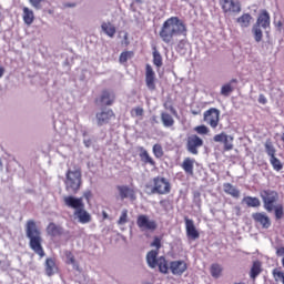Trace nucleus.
Listing matches in <instances>:
<instances>
[{"instance_id": "obj_16", "label": "nucleus", "mask_w": 284, "mask_h": 284, "mask_svg": "<svg viewBox=\"0 0 284 284\" xmlns=\"http://www.w3.org/2000/svg\"><path fill=\"white\" fill-rule=\"evenodd\" d=\"M114 101H116V94H114V91L104 89L99 97V99L95 100V103H101V105H114Z\"/></svg>"}, {"instance_id": "obj_52", "label": "nucleus", "mask_w": 284, "mask_h": 284, "mask_svg": "<svg viewBox=\"0 0 284 284\" xmlns=\"http://www.w3.org/2000/svg\"><path fill=\"white\" fill-rule=\"evenodd\" d=\"M124 44L130 45V40H128V33L124 34Z\"/></svg>"}, {"instance_id": "obj_60", "label": "nucleus", "mask_w": 284, "mask_h": 284, "mask_svg": "<svg viewBox=\"0 0 284 284\" xmlns=\"http://www.w3.org/2000/svg\"><path fill=\"white\" fill-rule=\"evenodd\" d=\"M136 1H141V0H136Z\"/></svg>"}, {"instance_id": "obj_32", "label": "nucleus", "mask_w": 284, "mask_h": 284, "mask_svg": "<svg viewBox=\"0 0 284 284\" xmlns=\"http://www.w3.org/2000/svg\"><path fill=\"white\" fill-rule=\"evenodd\" d=\"M242 203H245L247 207H258L261 205V200L256 196H244Z\"/></svg>"}, {"instance_id": "obj_7", "label": "nucleus", "mask_w": 284, "mask_h": 284, "mask_svg": "<svg viewBox=\"0 0 284 284\" xmlns=\"http://www.w3.org/2000/svg\"><path fill=\"white\" fill-rule=\"evenodd\" d=\"M146 263L152 270H154V267H159V272H161V274H169L170 272V263H168L165 256L159 257V251H150L146 254Z\"/></svg>"}, {"instance_id": "obj_53", "label": "nucleus", "mask_w": 284, "mask_h": 284, "mask_svg": "<svg viewBox=\"0 0 284 284\" xmlns=\"http://www.w3.org/2000/svg\"><path fill=\"white\" fill-rule=\"evenodd\" d=\"M6 74V69L3 67H0V79Z\"/></svg>"}, {"instance_id": "obj_47", "label": "nucleus", "mask_w": 284, "mask_h": 284, "mask_svg": "<svg viewBox=\"0 0 284 284\" xmlns=\"http://www.w3.org/2000/svg\"><path fill=\"white\" fill-rule=\"evenodd\" d=\"M29 3H31V6L36 8V10H40L43 0H29Z\"/></svg>"}, {"instance_id": "obj_22", "label": "nucleus", "mask_w": 284, "mask_h": 284, "mask_svg": "<svg viewBox=\"0 0 284 284\" xmlns=\"http://www.w3.org/2000/svg\"><path fill=\"white\" fill-rule=\"evenodd\" d=\"M57 270H59L57 266V260L48 257L44 263V272L47 276H54V274H57Z\"/></svg>"}, {"instance_id": "obj_54", "label": "nucleus", "mask_w": 284, "mask_h": 284, "mask_svg": "<svg viewBox=\"0 0 284 284\" xmlns=\"http://www.w3.org/2000/svg\"><path fill=\"white\" fill-rule=\"evenodd\" d=\"M169 110H170L171 114H174V115L178 114L176 110L174 109V106H170Z\"/></svg>"}, {"instance_id": "obj_33", "label": "nucleus", "mask_w": 284, "mask_h": 284, "mask_svg": "<svg viewBox=\"0 0 284 284\" xmlns=\"http://www.w3.org/2000/svg\"><path fill=\"white\" fill-rule=\"evenodd\" d=\"M233 83H239V80L232 79L230 82L222 85L221 88L222 97H227L229 94H232V91L234 90V88L232 87Z\"/></svg>"}, {"instance_id": "obj_40", "label": "nucleus", "mask_w": 284, "mask_h": 284, "mask_svg": "<svg viewBox=\"0 0 284 284\" xmlns=\"http://www.w3.org/2000/svg\"><path fill=\"white\" fill-rule=\"evenodd\" d=\"M133 57H134L133 51H123L120 54L119 61H120V63H128V59H132Z\"/></svg>"}, {"instance_id": "obj_21", "label": "nucleus", "mask_w": 284, "mask_h": 284, "mask_svg": "<svg viewBox=\"0 0 284 284\" xmlns=\"http://www.w3.org/2000/svg\"><path fill=\"white\" fill-rule=\"evenodd\" d=\"M138 150L140 152L139 156L144 165H151V168H156V161H154V159L150 156V153L148 152V150H145V148L139 146Z\"/></svg>"}, {"instance_id": "obj_20", "label": "nucleus", "mask_w": 284, "mask_h": 284, "mask_svg": "<svg viewBox=\"0 0 284 284\" xmlns=\"http://www.w3.org/2000/svg\"><path fill=\"white\" fill-rule=\"evenodd\" d=\"M63 201L67 207H71V210H75V212L80 207H85V204L83 203V197H74L72 195H69V196H64Z\"/></svg>"}, {"instance_id": "obj_57", "label": "nucleus", "mask_w": 284, "mask_h": 284, "mask_svg": "<svg viewBox=\"0 0 284 284\" xmlns=\"http://www.w3.org/2000/svg\"><path fill=\"white\" fill-rule=\"evenodd\" d=\"M1 168H3V163H2L1 160H0V170H1Z\"/></svg>"}, {"instance_id": "obj_56", "label": "nucleus", "mask_w": 284, "mask_h": 284, "mask_svg": "<svg viewBox=\"0 0 284 284\" xmlns=\"http://www.w3.org/2000/svg\"><path fill=\"white\" fill-rule=\"evenodd\" d=\"M74 6H77V3H67L65 4L67 8H74Z\"/></svg>"}, {"instance_id": "obj_42", "label": "nucleus", "mask_w": 284, "mask_h": 284, "mask_svg": "<svg viewBox=\"0 0 284 284\" xmlns=\"http://www.w3.org/2000/svg\"><path fill=\"white\" fill-rule=\"evenodd\" d=\"M194 132H196L197 134L205 135V134H210V129L205 124H202V125L195 126Z\"/></svg>"}, {"instance_id": "obj_2", "label": "nucleus", "mask_w": 284, "mask_h": 284, "mask_svg": "<svg viewBox=\"0 0 284 284\" xmlns=\"http://www.w3.org/2000/svg\"><path fill=\"white\" fill-rule=\"evenodd\" d=\"M26 235L29 239V247L40 258L45 256V250H43V237L41 236V229L37 225L34 220H29L26 223Z\"/></svg>"}, {"instance_id": "obj_36", "label": "nucleus", "mask_w": 284, "mask_h": 284, "mask_svg": "<svg viewBox=\"0 0 284 284\" xmlns=\"http://www.w3.org/2000/svg\"><path fill=\"white\" fill-rule=\"evenodd\" d=\"M153 64L156 68H161V65H163V57L161 55L159 50H156V48H153Z\"/></svg>"}, {"instance_id": "obj_13", "label": "nucleus", "mask_w": 284, "mask_h": 284, "mask_svg": "<svg viewBox=\"0 0 284 284\" xmlns=\"http://www.w3.org/2000/svg\"><path fill=\"white\" fill-rule=\"evenodd\" d=\"M213 141L215 143H223L224 152H230V150H234V138L232 135H227L225 132L215 134L213 136Z\"/></svg>"}, {"instance_id": "obj_38", "label": "nucleus", "mask_w": 284, "mask_h": 284, "mask_svg": "<svg viewBox=\"0 0 284 284\" xmlns=\"http://www.w3.org/2000/svg\"><path fill=\"white\" fill-rule=\"evenodd\" d=\"M152 152H153L155 159H163V154H165L163 152V146L161 144H159V143L153 145Z\"/></svg>"}, {"instance_id": "obj_35", "label": "nucleus", "mask_w": 284, "mask_h": 284, "mask_svg": "<svg viewBox=\"0 0 284 284\" xmlns=\"http://www.w3.org/2000/svg\"><path fill=\"white\" fill-rule=\"evenodd\" d=\"M264 148L270 159H272L273 156H276V148H274V144L272 143L271 139L266 140V142L264 143Z\"/></svg>"}, {"instance_id": "obj_15", "label": "nucleus", "mask_w": 284, "mask_h": 284, "mask_svg": "<svg viewBox=\"0 0 284 284\" xmlns=\"http://www.w3.org/2000/svg\"><path fill=\"white\" fill-rule=\"evenodd\" d=\"M252 219L256 225H261L263 230H270L272 227V220L265 212H256L252 214Z\"/></svg>"}, {"instance_id": "obj_37", "label": "nucleus", "mask_w": 284, "mask_h": 284, "mask_svg": "<svg viewBox=\"0 0 284 284\" xmlns=\"http://www.w3.org/2000/svg\"><path fill=\"white\" fill-rule=\"evenodd\" d=\"M270 163L273 170H275V172H281V170H283V162H281V160H278L276 155H274L273 158H270Z\"/></svg>"}, {"instance_id": "obj_46", "label": "nucleus", "mask_w": 284, "mask_h": 284, "mask_svg": "<svg viewBox=\"0 0 284 284\" xmlns=\"http://www.w3.org/2000/svg\"><path fill=\"white\" fill-rule=\"evenodd\" d=\"M67 263L69 265H77V260L74 258V254H72V252L67 253Z\"/></svg>"}, {"instance_id": "obj_3", "label": "nucleus", "mask_w": 284, "mask_h": 284, "mask_svg": "<svg viewBox=\"0 0 284 284\" xmlns=\"http://www.w3.org/2000/svg\"><path fill=\"white\" fill-rule=\"evenodd\" d=\"M260 196L263 201L264 210L268 213L274 212L275 220L281 221L284 217V206L283 204H276L278 203V192L267 189L261 191Z\"/></svg>"}, {"instance_id": "obj_26", "label": "nucleus", "mask_w": 284, "mask_h": 284, "mask_svg": "<svg viewBox=\"0 0 284 284\" xmlns=\"http://www.w3.org/2000/svg\"><path fill=\"white\" fill-rule=\"evenodd\" d=\"M223 190L225 194H229V196H232L233 199H241V190L236 189L232 183H224Z\"/></svg>"}, {"instance_id": "obj_49", "label": "nucleus", "mask_w": 284, "mask_h": 284, "mask_svg": "<svg viewBox=\"0 0 284 284\" xmlns=\"http://www.w3.org/2000/svg\"><path fill=\"white\" fill-rule=\"evenodd\" d=\"M83 196L87 201H90V199H92V191H85L83 193Z\"/></svg>"}, {"instance_id": "obj_30", "label": "nucleus", "mask_w": 284, "mask_h": 284, "mask_svg": "<svg viewBox=\"0 0 284 284\" xmlns=\"http://www.w3.org/2000/svg\"><path fill=\"white\" fill-rule=\"evenodd\" d=\"M236 23H239L240 28H250L252 23V14L243 13L236 19Z\"/></svg>"}, {"instance_id": "obj_10", "label": "nucleus", "mask_w": 284, "mask_h": 284, "mask_svg": "<svg viewBox=\"0 0 284 284\" xmlns=\"http://www.w3.org/2000/svg\"><path fill=\"white\" fill-rule=\"evenodd\" d=\"M203 139L196 134H191L186 136L185 149L190 154L196 156L199 154V150L203 148Z\"/></svg>"}, {"instance_id": "obj_29", "label": "nucleus", "mask_w": 284, "mask_h": 284, "mask_svg": "<svg viewBox=\"0 0 284 284\" xmlns=\"http://www.w3.org/2000/svg\"><path fill=\"white\" fill-rule=\"evenodd\" d=\"M23 16L22 19L27 26H32L34 23V11L30 10V8L24 7L22 9Z\"/></svg>"}, {"instance_id": "obj_17", "label": "nucleus", "mask_w": 284, "mask_h": 284, "mask_svg": "<svg viewBox=\"0 0 284 284\" xmlns=\"http://www.w3.org/2000/svg\"><path fill=\"white\" fill-rule=\"evenodd\" d=\"M145 84L151 92H154V90H156V73L150 64L145 65Z\"/></svg>"}, {"instance_id": "obj_9", "label": "nucleus", "mask_w": 284, "mask_h": 284, "mask_svg": "<svg viewBox=\"0 0 284 284\" xmlns=\"http://www.w3.org/2000/svg\"><path fill=\"white\" fill-rule=\"evenodd\" d=\"M95 119L99 128H101L112 123V121H116V114L114 110L104 108L95 114Z\"/></svg>"}, {"instance_id": "obj_44", "label": "nucleus", "mask_w": 284, "mask_h": 284, "mask_svg": "<svg viewBox=\"0 0 284 284\" xmlns=\"http://www.w3.org/2000/svg\"><path fill=\"white\" fill-rule=\"evenodd\" d=\"M185 45H187V39L179 40L175 47L176 52H183V50H185Z\"/></svg>"}, {"instance_id": "obj_39", "label": "nucleus", "mask_w": 284, "mask_h": 284, "mask_svg": "<svg viewBox=\"0 0 284 284\" xmlns=\"http://www.w3.org/2000/svg\"><path fill=\"white\" fill-rule=\"evenodd\" d=\"M222 272L223 268L219 264L215 263L211 265V276H213V278H219Z\"/></svg>"}, {"instance_id": "obj_19", "label": "nucleus", "mask_w": 284, "mask_h": 284, "mask_svg": "<svg viewBox=\"0 0 284 284\" xmlns=\"http://www.w3.org/2000/svg\"><path fill=\"white\" fill-rule=\"evenodd\" d=\"M184 222H185V230H186L187 239H190L191 241H196V239H199L201 236V234L196 230V226H194V221L190 220L186 216V217H184Z\"/></svg>"}, {"instance_id": "obj_23", "label": "nucleus", "mask_w": 284, "mask_h": 284, "mask_svg": "<svg viewBox=\"0 0 284 284\" xmlns=\"http://www.w3.org/2000/svg\"><path fill=\"white\" fill-rule=\"evenodd\" d=\"M47 234L53 239L57 236H63V227L57 225L54 222H50L47 226Z\"/></svg>"}, {"instance_id": "obj_55", "label": "nucleus", "mask_w": 284, "mask_h": 284, "mask_svg": "<svg viewBox=\"0 0 284 284\" xmlns=\"http://www.w3.org/2000/svg\"><path fill=\"white\" fill-rule=\"evenodd\" d=\"M102 216L103 220L105 221L106 219H110V216L108 215V213L105 211L102 212Z\"/></svg>"}, {"instance_id": "obj_45", "label": "nucleus", "mask_w": 284, "mask_h": 284, "mask_svg": "<svg viewBox=\"0 0 284 284\" xmlns=\"http://www.w3.org/2000/svg\"><path fill=\"white\" fill-rule=\"evenodd\" d=\"M144 112L142 106H136L131 110V116H143Z\"/></svg>"}, {"instance_id": "obj_51", "label": "nucleus", "mask_w": 284, "mask_h": 284, "mask_svg": "<svg viewBox=\"0 0 284 284\" xmlns=\"http://www.w3.org/2000/svg\"><path fill=\"white\" fill-rule=\"evenodd\" d=\"M191 114H193V116H199V114H201V109H197V110L191 109Z\"/></svg>"}, {"instance_id": "obj_25", "label": "nucleus", "mask_w": 284, "mask_h": 284, "mask_svg": "<svg viewBox=\"0 0 284 284\" xmlns=\"http://www.w3.org/2000/svg\"><path fill=\"white\" fill-rule=\"evenodd\" d=\"M194 163L196 161L192 158H185L182 162V170H184L185 174H189L190 176H194Z\"/></svg>"}, {"instance_id": "obj_34", "label": "nucleus", "mask_w": 284, "mask_h": 284, "mask_svg": "<svg viewBox=\"0 0 284 284\" xmlns=\"http://www.w3.org/2000/svg\"><path fill=\"white\" fill-rule=\"evenodd\" d=\"M272 276L275 283L284 284V272L282 267H275L272 270Z\"/></svg>"}, {"instance_id": "obj_6", "label": "nucleus", "mask_w": 284, "mask_h": 284, "mask_svg": "<svg viewBox=\"0 0 284 284\" xmlns=\"http://www.w3.org/2000/svg\"><path fill=\"white\" fill-rule=\"evenodd\" d=\"M272 23V18L270 17V12L265 9L261 10L257 20L252 28L253 37L256 43H261L263 41V30H267ZM263 28V30H261Z\"/></svg>"}, {"instance_id": "obj_11", "label": "nucleus", "mask_w": 284, "mask_h": 284, "mask_svg": "<svg viewBox=\"0 0 284 284\" xmlns=\"http://www.w3.org/2000/svg\"><path fill=\"white\" fill-rule=\"evenodd\" d=\"M220 6L224 14H240L242 10L239 0H220Z\"/></svg>"}, {"instance_id": "obj_1", "label": "nucleus", "mask_w": 284, "mask_h": 284, "mask_svg": "<svg viewBox=\"0 0 284 284\" xmlns=\"http://www.w3.org/2000/svg\"><path fill=\"white\" fill-rule=\"evenodd\" d=\"M159 37L166 45H174L179 37H187V26L181 18L173 16L162 23Z\"/></svg>"}, {"instance_id": "obj_14", "label": "nucleus", "mask_w": 284, "mask_h": 284, "mask_svg": "<svg viewBox=\"0 0 284 284\" xmlns=\"http://www.w3.org/2000/svg\"><path fill=\"white\" fill-rule=\"evenodd\" d=\"M170 272L173 276H183L187 272V263L183 260L171 261Z\"/></svg>"}, {"instance_id": "obj_41", "label": "nucleus", "mask_w": 284, "mask_h": 284, "mask_svg": "<svg viewBox=\"0 0 284 284\" xmlns=\"http://www.w3.org/2000/svg\"><path fill=\"white\" fill-rule=\"evenodd\" d=\"M129 221L130 217L128 216V209H123L118 220V225H125V223H128Z\"/></svg>"}, {"instance_id": "obj_12", "label": "nucleus", "mask_w": 284, "mask_h": 284, "mask_svg": "<svg viewBox=\"0 0 284 284\" xmlns=\"http://www.w3.org/2000/svg\"><path fill=\"white\" fill-rule=\"evenodd\" d=\"M204 122L210 125L213 130L219 128V122L221 121V111L216 108H211L204 112Z\"/></svg>"}, {"instance_id": "obj_27", "label": "nucleus", "mask_w": 284, "mask_h": 284, "mask_svg": "<svg viewBox=\"0 0 284 284\" xmlns=\"http://www.w3.org/2000/svg\"><path fill=\"white\" fill-rule=\"evenodd\" d=\"M101 30L106 37H110V39H114V34H116V27H114L112 22H102Z\"/></svg>"}, {"instance_id": "obj_8", "label": "nucleus", "mask_w": 284, "mask_h": 284, "mask_svg": "<svg viewBox=\"0 0 284 284\" xmlns=\"http://www.w3.org/2000/svg\"><path fill=\"white\" fill-rule=\"evenodd\" d=\"M136 225L140 232H143L144 234H148V232H156V230H159V223H156V220L150 219V215L146 214L138 215Z\"/></svg>"}, {"instance_id": "obj_43", "label": "nucleus", "mask_w": 284, "mask_h": 284, "mask_svg": "<svg viewBox=\"0 0 284 284\" xmlns=\"http://www.w3.org/2000/svg\"><path fill=\"white\" fill-rule=\"evenodd\" d=\"M151 247H155V250H153V252H158V254H159V251L161 250V237L155 236L153 239V242L151 243Z\"/></svg>"}, {"instance_id": "obj_24", "label": "nucleus", "mask_w": 284, "mask_h": 284, "mask_svg": "<svg viewBox=\"0 0 284 284\" xmlns=\"http://www.w3.org/2000/svg\"><path fill=\"white\" fill-rule=\"evenodd\" d=\"M74 216H77L79 219V223H82L83 225L92 221V215L85 211V207H80L78 211H74Z\"/></svg>"}, {"instance_id": "obj_58", "label": "nucleus", "mask_w": 284, "mask_h": 284, "mask_svg": "<svg viewBox=\"0 0 284 284\" xmlns=\"http://www.w3.org/2000/svg\"><path fill=\"white\" fill-rule=\"evenodd\" d=\"M282 265H283V267H284V257L282 258Z\"/></svg>"}, {"instance_id": "obj_59", "label": "nucleus", "mask_w": 284, "mask_h": 284, "mask_svg": "<svg viewBox=\"0 0 284 284\" xmlns=\"http://www.w3.org/2000/svg\"><path fill=\"white\" fill-rule=\"evenodd\" d=\"M153 121H155V123H156V116H153Z\"/></svg>"}, {"instance_id": "obj_31", "label": "nucleus", "mask_w": 284, "mask_h": 284, "mask_svg": "<svg viewBox=\"0 0 284 284\" xmlns=\"http://www.w3.org/2000/svg\"><path fill=\"white\" fill-rule=\"evenodd\" d=\"M161 121L164 128H174V118L168 112L161 113Z\"/></svg>"}, {"instance_id": "obj_28", "label": "nucleus", "mask_w": 284, "mask_h": 284, "mask_svg": "<svg viewBox=\"0 0 284 284\" xmlns=\"http://www.w3.org/2000/svg\"><path fill=\"white\" fill-rule=\"evenodd\" d=\"M261 272H263V265L261 264V262H253L250 271V278H252V281H256V277L261 274Z\"/></svg>"}, {"instance_id": "obj_50", "label": "nucleus", "mask_w": 284, "mask_h": 284, "mask_svg": "<svg viewBox=\"0 0 284 284\" xmlns=\"http://www.w3.org/2000/svg\"><path fill=\"white\" fill-rule=\"evenodd\" d=\"M276 255L284 257V246H281V247H277V248H276Z\"/></svg>"}, {"instance_id": "obj_5", "label": "nucleus", "mask_w": 284, "mask_h": 284, "mask_svg": "<svg viewBox=\"0 0 284 284\" xmlns=\"http://www.w3.org/2000/svg\"><path fill=\"white\" fill-rule=\"evenodd\" d=\"M81 166L79 164L73 163L72 169H68L65 173L64 184L67 192H72L73 194H77L79 190H81Z\"/></svg>"}, {"instance_id": "obj_4", "label": "nucleus", "mask_w": 284, "mask_h": 284, "mask_svg": "<svg viewBox=\"0 0 284 284\" xmlns=\"http://www.w3.org/2000/svg\"><path fill=\"white\" fill-rule=\"evenodd\" d=\"M146 194H159L160 196H165L172 192V184L168 179L158 175L151 180L150 183L144 185Z\"/></svg>"}, {"instance_id": "obj_48", "label": "nucleus", "mask_w": 284, "mask_h": 284, "mask_svg": "<svg viewBox=\"0 0 284 284\" xmlns=\"http://www.w3.org/2000/svg\"><path fill=\"white\" fill-rule=\"evenodd\" d=\"M258 103H261V105H265L267 103V98H265V95H263V94H260Z\"/></svg>"}, {"instance_id": "obj_18", "label": "nucleus", "mask_w": 284, "mask_h": 284, "mask_svg": "<svg viewBox=\"0 0 284 284\" xmlns=\"http://www.w3.org/2000/svg\"><path fill=\"white\" fill-rule=\"evenodd\" d=\"M116 190L122 201H125V199H130V201H136V191L133 187L128 185H118Z\"/></svg>"}]
</instances>
